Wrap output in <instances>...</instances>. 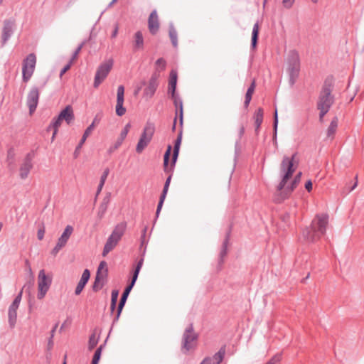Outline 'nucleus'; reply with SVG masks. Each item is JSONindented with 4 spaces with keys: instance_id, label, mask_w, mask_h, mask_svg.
<instances>
[{
    "instance_id": "cd10ccee",
    "label": "nucleus",
    "mask_w": 364,
    "mask_h": 364,
    "mask_svg": "<svg viewBox=\"0 0 364 364\" xmlns=\"http://www.w3.org/2000/svg\"><path fill=\"white\" fill-rule=\"evenodd\" d=\"M119 240L109 235L104 246L102 251V256H106L110 251H112L118 244Z\"/></svg>"
},
{
    "instance_id": "a211bd4d",
    "label": "nucleus",
    "mask_w": 364,
    "mask_h": 364,
    "mask_svg": "<svg viewBox=\"0 0 364 364\" xmlns=\"http://www.w3.org/2000/svg\"><path fill=\"white\" fill-rule=\"evenodd\" d=\"M107 274L108 269L107 268L105 269L104 273L96 272L95 281L92 286L93 291L97 292L104 287L105 282L103 281L107 277Z\"/></svg>"
},
{
    "instance_id": "f257e3e1",
    "label": "nucleus",
    "mask_w": 364,
    "mask_h": 364,
    "mask_svg": "<svg viewBox=\"0 0 364 364\" xmlns=\"http://www.w3.org/2000/svg\"><path fill=\"white\" fill-rule=\"evenodd\" d=\"M182 135L183 131L181 128L180 129L177 137L174 141L173 148L171 144H168L164 154V171L165 173L168 174L164 185V188L166 189H168L169 188L176 164L178 158L180 147L182 142Z\"/></svg>"
},
{
    "instance_id": "7c9ffc66",
    "label": "nucleus",
    "mask_w": 364,
    "mask_h": 364,
    "mask_svg": "<svg viewBox=\"0 0 364 364\" xmlns=\"http://www.w3.org/2000/svg\"><path fill=\"white\" fill-rule=\"evenodd\" d=\"M17 321V309L9 307L8 310V323L10 328L13 329Z\"/></svg>"
},
{
    "instance_id": "bf43d9fd",
    "label": "nucleus",
    "mask_w": 364,
    "mask_h": 364,
    "mask_svg": "<svg viewBox=\"0 0 364 364\" xmlns=\"http://www.w3.org/2000/svg\"><path fill=\"white\" fill-rule=\"evenodd\" d=\"M64 246L60 245V243L57 242L56 245L54 247V248L52 250V255L54 256L56 255L58 252Z\"/></svg>"
},
{
    "instance_id": "423d86ee",
    "label": "nucleus",
    "mask_w": 364,
    "mask_h": 364,
    "mask_svg": "<svg viewBox=\"0 0 364 364\" xmlns=\"http://www.w3.org/2000/svg\"><path fill=\"white\" fill-rule=\"evenodd\" d=\"M300 58L296 50H290L287 58V73L289 75V84L293 87L299 76Z\"/></svg>"
},
{
    "instance_id": "0e129e2a",
    "label": "nucleus",
    "mask_w": 364,
    "mask_h": 364,
    "mask_svg": "<svg viewBox=\"0 0 364 364\" xmlns=\"http://www.w3.org/2000/svg\"><path fill=\"white\" fill-rule=\"evenodd\" d=\"M304 187L308 192H311L313 188L312 181L311 180L306 181L305 183Z\"/></svg>"
},
{
    "instance_id": "5701e85b",
    "label": "nucleus",
    "mask_w": 364,
    "mask_h": 364,
    "mask_svg": "<svg viewBox=\"0 0 364 364\" xmlns=\"http://www.w3.org/2000/svg\"><path fill=\"white\" fill-rule=\"evenodd\" d=\"M109 202H110V193H109L103 198V200L99 206L98 211H97V218L100 220L103 218V217L105 216Z\"/></svg>"
},
{
    "instance_id": "e2e57ef3",
    "label": "nucleus",
    "mask_w": 364,
    "mask_h": 364,
    "mask_svg": "<svg viewBox=\"0 0 364 364\" xmlns=\"http://www.w3.org/2000/svg\"><path fill=\"white\" fill-rule=\"evenodd\" d=\"M118 31H119V24H118V23H116L114 25V29L111 34V38H115L117 36Z\"/></svg>"
},
{
    "instance_id": "6ab92c4d",
    "label": "nucleus",
    "mask_w": 364,
    "mask_h": 364,
    "mask_svg": "<svg viewBox=\"0 0 364 364\" xmlns=\"http://www.w3.org/2000/svg\"><path fill=\"white\" fill-rule=\"evenodd\" d=\"M149 30L151 34H156L159 28V23L158 21V15L156 10H154L148 20Z\"/></svg>"
},
{
    "instance_id": "0eeeda50",
    "label": "nucleus",
    "mask_w": 364,
    "mask_h": 364,
    "mask_svg": "<svg viewBox=\"0 0 364 364\" xmlns=\"http://www.w3.org/2000/svg\"><path fill=\"white\" fill-rule=\"evenodd\" d=\"M198 339V334L194 331L193 323H190L185 329L181 341V351L183 355L194 350Z\"/></svg>"
},
{
    "instance_id": "6e6552de",
    "label": "nucleus",
    "mask_w": 364,
    "mask_h": 364,
    "mask_svg": "<svg viewBox=\"0 0 364 364\" xmlns=\"http://www.w3.org/2000/svg\"><path fill=\"white\" fill-rule=\"evenodd\" d=\"M146 228H144L142 230V233L141 235V244L139 246V251L141 254V258L137 261V262L134 267V269H133V271L132 272V279L129 282V284H131L132 286L135 285V283L137 280L140 270L143 266L144 256L146 252V245L147 243V241L146 240Z\"/></svg>"
},
{
    "instance_id": "c9c22d12",
    "label": "nucleus",
    "mask_w": 364,
    "mask_h": 364,
    "mask_svg": "<svg viewBox=\"0 0 364 364\" xmlns=\"http://www.w3.org/2000/svg\"><path fill=\"white\" fill-rule=\"evenodd\" d=\"M134 38L135 39H134V49L138 50V49L142 48L144 46V38H143L142 33L140 31L136 32V33L134 35Z\"/></svg>"
},
{
    "instance_id": "5fc2aeb1",
    "label": "nucleus",
    "mask_w": 364,
    "mask_h": 364,
    "mask_svg": "<svg viewBox=\"0 0 364 364\" xmlns=\"http://www.w3.org/2000/svg\"><path fill=\"white\" fill-rule=\"evenodd\" d=\"M119 296V291L117 289H113L111 293V301L117 303Z\"/></svg>"
},
{
    "instance_id": "09e8293b",
    "label": "nucleus",
    "mask_w": 364,
    "mask_h": 364,
    "mask_svg": "<svg viewBox=\"0 0 364 364\" xmlns=\"http://www.w3.org/2000/svg\"><path fill=\"white\" fill-rule=\"evenodd\" d=\"M123 309L120 308L119 306H117V312L113 318L112 326H113L119 319V317L121 316V314L122 312Z\"/></svg>"
},
{
    "instance_id": "603ef678",
    "label": "nucleus",
    "mask_w": 364,
    "mask_h": 364,
    "mask_svg": "<svg viewBox=\"0 0 364 364\" xmlns=\"http://www.w3.org/2000/svg\"><path fill=\"white\" fill-rule=\"evenodd\" d=\"M240 140H237L235 144V162L237 160V158L238 157L240 152Z\"/></svg>"
},
{
    "instance_id": "dca6fc26",
    "label": "nucleus",
    "mask_w": 364,
    "mask_h": 364,
    "mask_svg": "<svg viewBox=\"0 0 364 364\" xmlns=\"http://www.w3.org/2000/svg\"><path fill=\"white\" fill-rule=\"evenodd\" d=\"M232 231V225H230L228 226V229L226 231L225 239L222 244V247L219 254V258H218V269H221L222 264L224 262V259L226 257L228 254V246L229 244V241L230 239V234Z\"/></svg>"
},
{
    "instance_id": "412c9836",
    "label": "nucleus",
    "mask_w": 364,
    "mask_h": 364,
    "mask_svg": "<svg viewBox=\"0 0 364 364\" xmlns=\"http://www.w3.org/2000/svg\"><path fill=\"white\" fill-rule=\"evenodd\" d=\"M158 74L154 73L149 80L148 86L144 89V94L146 96L151 97L156 92L157 87Z\"/></svg>"
},
{
    "instance_id": "37998d69",
    "label": "nucleus",
    "mask_w": 364,
    "mask_h": 364,
    "mask_svg": "<svg viewBox=\"0 0 364 364\" xmlns=\"http://www.w3.org/2000/svg\"><path fill=\"white\" fill-rule=\"evenodd\" d=\"M282 359V355L280 353H277L272 356L265 364H277L280 362Z\"/></svg>"
},
{
    "instance_id": "c85d7f7f",
    "label": "nucleus",
    "mask_w": 364,
    "mask_h": 364,
    "mask_svg": "<svg viewBox=\"0 0 364 364\" xmlns=\"http://www.w3.org/2000/svg\"><path fill=\"white\" fill-rule=\"evenodd\" d=\"M73 231V228L71 225H68L65 227L61 236L58 238V242L60 243V245L65 246L66 245L68 240H69L70 235H72Z\"/></svg>"
},
{
    "instance_id": "680f3d73",
    "label": "nucleus",
    "mask_w": 364,
    "mask_h": 364,
    "mask_svg": "<svg viewBox=\"0 0 364 364\" xmlns=\"http://www.w3.org/2000/svg\"><path fill=\"white\" fill-rule=\"evenodd\" d=\"M295 0H282L283 5L285 8L289 9L292 6Z\"/></svg>"
},
{
    "instance_id": "c03bdc74",
    "label": "nucleus",
    "mask_w": 364,
    "mask_h": 364,
    "mask_svg": "<svg viewBox=\"0 0 364 364\" xmlns=\"http://www.w3.org/2000/svg\"><path fill=\"white\" fill-rule=\"evenodd\" d=\"M117 100H124V87L119 85L117 88Z\"/></svg>"
},
{
    "instance_id": "72a5a7b5",
    "label": "nucleus",
    "mask_w": 364,
    "mask_h": 364,
    "mask_svg": "<svg viewBox=\"0 0 364 364\" xmlns=\"http://www.w3.org/2000/svg\"><path fill=\"white\" fill-rule=\"evenodd\" d=\"M225 352H226L225 346H223L219 349V350L213 355V363L214 364H220L225 358Z\"/></svg>"
},
{
    "instance_id": "20e7f679",
    "label": "nucleus",
    "mask_w": 364,
    "mask_h": 364,
    "mask_svg": "<svg viewBox=\"0 0 364 364\" xmlns=\"http://www.w3.org/2000/svg\"><path fill=\"white\" fill-rule=\"evenodd\" d=\"M335 85V78L333 75H328L322 85L321 90L318 95L317 107H326L331 108L335 101V97L332 95V91Z\"/></svg>"
},
{
    "instance_id": "1a4fd4ad",
    "label": "nucleus",
    "mask_w": 364,
    "mask_h": 364,
    "mask_svg": "<svg viewBox=\"0 0 364 364\" xmlns=\"http://www.w3.org/2000/svg\"><path fill=\"white\" fill-rule=\"evenodd\" d=\"M154 132V124L150 122H147L136 146V152L137 154L142 153L144 149L148 146L151 141Z\"/></svg>"
},
{
    "instance_id": "4be33fe9",
    "label": "nucleus",
    "mask_w": 364,
    "mask_h": 364,
    "mask_svg": "<svg viewBox=\"0 0 364 364\" xmlns=\"http://www.w3.org/2000/svg\"><path fill=\"white\" fill-rule=\"evenodd\" d=\"M101 331L98 328H95L89 336L88 349L92 350L98 343L100 337Z\"/></svg>"
},
{
    "instance_id": "de8ad7c7",
    "label": "nucleus",
    "mask_w": 364,
    "mask_h": 364,
    "mask_svg": "<svg viewBox=\"0 0 364 364\" xmlns=\"http://www.w3.org/2000/svg\"><path fill=\"white\" fill-rule=\"evenodd\" d=\"M102 112L97 113L93 119L92 122L89 126H92V130L94 129L95 125L100 122L102 117Z\"/></svg>"
},
{
    "instance_id": "f704fd0d",
    "label": "nucleus",
    "mask_w": 364,
    "mask_h": 364,
    "mask_svg": "<svg viewBox=\"0 0 364 364\" xmlns=\"http://www.w3.org/2000/svg\"><path fill=\"white\" fill-rule=\"evenodd\" d=\"M107 338H108V337L106 338V340L105 341L104 343L101 344L96 349V350H95V353L93 355L91 364H98L99 363L100 360L101 358L102 352L103 348H105V346L106 345V342H107Z\"/></svg>"
},
{
    "instance_id": "338daca9",
    "label": "nucleus",
    "mask_w": 364,
    "mask_h": 364,
    "mask_svg": "<svg viewBox=\"0 0 364 364\" xmlns=\"http://www.w3.org/2000/svg\"><path fill=\"white\" fill-rule=\"evenodd\" d=\"M44 234H45V229H44V228L38 229V232H37V237H38V239L39 240H42L43 239Z\"/></svg>"
},
{
    "instance_id": "2eb2a0df",
    "label": "nucleus",
    "mask_w": 364,
    "mask_h": 364,
    "mask_svg": "<svg viewBox=\"0 0 364 364\" xmlns=\"http://www.w3.org/2000/svg\"><path fill=\"white\" fill-rule=\"evenodd\" d=\"M33 158L34 153L33 151H31L26 155L19 168V176L21 179H26L28 177L31 170L33 168Z\"/></svg>"
},
{
    "instance_id": "13d9d810",
    "label": "nucleus",
    "mask_w": 364,
    "mask_h": 364,
    "mask_svg": "<svg viewBox=\"0 0 364 364\" xmlns=\"http://www.w3.org/2000/svg\"><path fill=\"white\" fill-rule=\"evenodd\" d=\"M72 64L73 63L69 61V63L63 67L60 72V77H62L70 68Z\"/></svg>"
},
{
    "instance_id": "9d476101",
    "label": "nucleus",
    "mask_w": 364,
    "mask_h": 364,
    "mask_svg": "<svg viewBox=\"0 0 364 364\" xmlns=\"http://www.w3.org/2000/svg\"><path fill=\"white\" fill-rule=\"evenodd\" d=\"M36 64V56L32 53L28 54L22 63V80L27 82L32 77Z\"/></svg>"
},
{
    "instance_id": "a878e982",
    "label": "nucleus",
    "mask_w": 364,
    "mask_h": 364,
    "mask_svg": "<svg viewBox=\"0 0 364 364\" xmlns=\"http://www.w3.org/2000/svg\"><path fill=\"white\" fill-rule=\"evenodd\" d=\"M127 226V224L124 221L117 224L110 235L120 240L126 231Z\"/></svg>"
},
{
    "instance_id": "3c124183",
    "label": "nucleus",
    "mask_w": 364,
    "mask_h": 364,
    "mask_svg": "<svg viewBox=\"0 0 364 364\" xmlns=\"http://www.w3.org/2000/svg\"><path fill=\"white\" fill-rule=\"evenodd\" d=\"M263 109L262 107H259L254 114V119H263Z\"/></svg>"
},
{
    "instance_id": "864d4df0",
    "label": "nucleus",
    "mask_w": 364,
    "mask_h": 364,
    "mask_svg": "<svg viewBox=\"0 0 364 364\" xmlns=\"http://www.w3.org/2000/svg\"><path fill=\"white\" fill-rule=\"evenodd\" d=\"M280 218L284 223H289L290 220V213L289 212H285L280 215Z\"/></svg>"
},
{
    "instance_id": "774afa93",
    "label": "nucleus",
    "mask_w": 364,
    "mask_h": 364,
    "mask_svg": "<svg viewBox=\"0 0 364 364\" xmlns=\"http://www.w3.org/2000/svg\"><path fill=\"white\" fill-rule=\"evenodd\" d=\"M128 133L129 132L127 131L122 129L117 139L123 142L125 138L127 137Z\"/></svg>"
},
{
    "instance_id": "4468645a",
    "label": "nucleus",
    "mask_w": 364,
    "mask_h": 364,
    "mask_svg": "<svg viewBox=\"0 0 364 364\" xmlns=\"http://www.w3.org/2000/svg\"><path fill=\"white\" fill-rule=\"evenodd\" d=\"M301 176L302 173L301 171L298 172L294 176L292 181L290 183V184L288 185L284 189V193H281L279 196L274 199V202L277 203H281L284 200L287 199L291 193L296 188V186L299 183Z\"/></svg>"
},
{
    "instance_id": "aec40b11",
    "label": "nucleus",
    "mask_w": 364,
    "mask_h": 364,
    "mask_svg": "<svg viewBox=\"0 0 364 364\" xmlns=\"http://www.w3.org/2000/svg\"><path fill=\"white\" fill-rule=\"evenodd\" d=\"M90 277V272L88 269H85L83 271L81 278L75 288V295H80L81 294V292L82 291L85 285L88 282Z\"/></svg>"
},
{
    "instance_id": "a18cd8bd",
    "label": "nucleus",
    "mask_w": 364,
    "mask_h": 364,
    "mask_svg": "<svg viewBox=\"0 0 364 364\" xmlns=\"http://www.w3.org/2000/svg\"><path fill=\"white\" fill-rule=\"evenodd\" d=\"M255 81H253L251 83V85L249 86V87L247 88V90L246 92L245 97L252 99V94H253V92L255 91Z\"/></svg>"
},
{
    "instance_id": "69168bd1",
    "label": "nucleus",
    "mask_w": 364,
    "mask_h": 364,
    "mask_svg": "<svg viewBox=\"0 0 364 364\" xmlns=\"http://www.w3.org/2000/svg\"><path fill=\"white\" fill-rule=\"evenodd\" d=\"M357 186H358V176L356 175L355 176V182L353 183V184L350 187H349L348 188L347 193H349L351 191H353Z\"/></svg>"
},
{
    "instance_id": "a19ab883",
    "label": "nucleus",
    "mask_w": 364,
    "mask_h": 364,
    "mask_svg": "<svg viewBox=\"0 0 364 364\" xmlns=\"http://www.w3.org/2000/svg\"><path fill=\"white\" fill-rule=\"evenodd\" d=\"M85 43H86V41H84L76 48L75 50L73 52V53L72 55V57H71L70 61H71L73 63L75 59H77L80 52L81 51L82 47L84 46V45Z\"/></svg>"
},
{
    "instance_id": "f03ea898",
    "label": "nucleus",
    "mask_w": 364,
    "mask_h": 364,
    "mask_svg": "<svg viewBox=\"0 0 364 364\" xmlns=\"http://www.w3.org/2000/svg\"><path fill=\"white\" fill-rule=\"evenodd\" d=\"M328 223L327 214H317L309 226L306 227L302 231V235L306 241L314 243L320 239L326 232V226Z\"/></svg>"
},
{
    "instance_id": "4c0bfd02",
    "label": "nucleus",
    "mask_w": 364,
    "mask_h": 364,
    "mask_svg": "<svg viewBox=\"0 0 364 364\" xmlns=\"http://www.w3.org/2000/svg\"><path fill=\"white\" fill-rule=\"evenodd\" d=\"M278 114H277V109H275L274 117H273V136L272 139L275 143H277V128H278Z\"/></svg>"
},
{
    "instance_id": "8fccbe9b",
    "label": "nucleus",
    "mask_w": 364,
    "mask_h": 364,
    "mask_svg": "<svg viewBox=\"0 0 364 364\" xmlns=\"http://www.w3.org/2000/svg\"><path fill=\"white\" fill-rule=\"evenodd\" d=\"M14 152L13 148H10L7 151V161L9 162V165L11 164L14 162Z\"/></svg>"
},
{
    "instance_id": "7ed1b4c3",
    "label": "nucleus",
    "mask_w": 364,
    "mask_h": 364,
    "mask_svg": "<svg viewBox=\"0 0 364 364\" xmlns=\"http://www.w3.org/2000/svg\"><path fill=\"white\" fill-rule=\"evenodd\" d=\"M297 153L295 152L291 157L284 156L281 163V181L277 186V191L279 193L275 196L274 199L279 196L281 193H284V187L288 181L291 178L294 173L296 169V166L294 164L295 158Z\"/></svg>"
},
{
    "instance_id": "49530a36",
    "label": "nucleus",
    "mask_w": 364,
    "mask_h": 364,
    "mask_svg": "<svg viewBox=\"0 0 364 364\" xmlns=\"http://www.w3.org/2000/svg\"><path fill=\"white\" fill-rule=\"evenodd\" d=\"M122 143L123 142L122 141L117 139V141L114 142V144L113 145L110 146V147L109 148L108 153L109 154L113 153L115 150H117L122 144Z\"/></svg>"
},
{
    "instance_id": "4d7b16f0",
    "label": "nucleus",
    "mask_w": 364,
    "mask_h": 364,
    "mask_svg": "<svg viewBox=\"0 0 364 364\" xmlns=\"http://www.w3.org/2000/svg\"><path fill=\"white\" fill-rule=\"evenodd\" d=\"M168 189L163 188L162 191L161 192V209L162 208L164 200L166 198L167 192Z\"/></svg>"
},
{
    "instance_id": "c756f323",
    "label": "nucleus",
    "mask_w": 364,
    "mask_h": 364,
    "mask_svg": "<svg viewBox=\"0 0 364 364\" xmlns=\"http://www.w3.org/2000/svg\"><path fill=\"white\" fill-rule=\"evenodd\" d=\"M133 287H134V286H132L129 284H128L126 286L125 289H124V291L121 295V297H120V299H119L117 306H119L120 308L124 309L125 304L127 302V298H128L132 289H133Z\"/></svg>"
},
{
    "instance_id": "58836bf2",
    "label": "nucleus",
    "mask_w": 364,
    "mask_h": 364,
    "mask_svg": "<svg viewBox=\"0 0 364 364\" xmlns=\"http://www.w3.org/2000/svg\"><path fill=\"white\" fill-rule=\"evenodd\" d=\"M124 100H117V105H116V114L119 117L123 116L126 112V108L124 107Z\"/></svg>"
},
{
    "instance_id": "ddd939ff",
    "label": "nucleus",
    "mask_w": 364,
    "mask_h": 364,
    "mask_svg": "<svg viewBox=\"0 0 364 364\" xmlns=\"http://www.w3.org/2000/svg\"><path fill=\"white\" fill-rule=\"evenodd\" d=\"M113 65L112 60L100 64L95 73L93 86L95 88H97L105 80L110 72Z\"/></svg>"
},
{
    "instance_id": "6e6d98bb",
    "label": "nucleus",
    "mask_w": 364,
    "mask_h": 364,
    "mask_svg": "<svg viewBox=\"0 0 364 364\" xmlns=\"http://www.w3.org/2000/svg\"><path fill=\"white\" fill-rule=\"evenodd\" d=\"M109 169L108 168H107L106 169H105V171H103L101 177H100V181L102 183H105V181L109 175Z\"/></svg>"
},
{
    "instance_id": "393cba45",
    "label": "nucleus",
    "mask_w": 364,
    "mask_h": 364,
    "mask_svg": "<svg viewBox=\"0 0 364 364\" xmlns=\"http://www.w3.org/2000/svg\"><path fill=\"white\" fill-rule=\"evenodd\" d=\"M63 120H65L68 124L74 119L73 108L70 105L66 106L58 114Z\"/></svg>"
},
{
    "instance_id": "39448f33",
    "label": "nucleus",
    "mask_w": 364,
    "mask_h": 364,
    "mask_svg": "<svg viewBox=\"0 0 364 364\" xmlns=\"http://www.w3.org/2000/svg\"><path fill=\"white\" fill-rule=\"evenodd\" d=\"M178 81V73L176 70L172 69L170 72L169 80H168V93L171 95V98L173 100L176 110L179 107V124L180 129H183V102L180 97L178 93L176 92Z\"/></svg>"
},
{
    "instance_id": "b1692460",
    "label": "nucleus",
    "mask_w": 364,
    "mask_h": 364,
    "mask_svg": "<svg viewBox=\"0 0 364 364\" xmlns=\"http://www.w3.org/2000/svg\"><path fill=\"white\" fill-rule=\"evenodd\" d=\"M92 131V126H88L87 127V129L85 130V132L83 133V135H82L80 142L78 143L77 146H76V148H75V149L74 151L73 156H74L75 159H77L78 157V156L80 154V149L82 148V145L85 142L87 138L90 134Z\"/></svg>"
},
{
    "instance_id": "f3484780",
    "label": "nucleus",
    "mask_w": 364,
    "mask_h": 364,
    "mask_svg": "<svg viewBox=\"0 0 364 364\" xmlns=\"http://www.w3.org/2000/svg\"><path fill=\"white\" fill-rule=\"evenodd\" d=\"M15 21L14 19H6L4 21L2 29V45H5L14 33Z\"/></svg>"
},
{
    "instance_id": "9b49d317",
    "label": "nucleus",
    "mask_w": 364,
    "mask_h": 364,
    "mask_svg": "<svg viewBox=\"0 0 364 364\" xmlns=\"http://www.w3.org/2000/svg\"><path fill=\"white\" fill-rule=\"evenodd\" d=\"M52 284V278L48 276L46 274L44 269H41L39 271L38 276V294L37 298L40 300L43 299L48 291L50 289V287Z\"/></svg>"
},
{
    "instance_id": "79ce46f5",
    "label": "nucleus",
    "mask_w": 364,
    "mask_h": 364,
    "mask_svg": "<svg viewBox=\"0 0 364 364\" xmlns=\"http://www.w3.org/2000/svg\"><path fill=\"white\" fill-rule=\"evenodd\" d=\"M317 109L319 110V121L322 122L324 116L329 112L331 108L326 107H317Z\"/></svg>"
},
{
    "instance_id": "2f4dec72",
    "label": "nucleus",
    "mask_w": 364,
    "mask_h": 364,
    "mask_svg": "<svg viewBox=\"0 0 364 364\" xmlns=\"http://www.w3.org/2000/svg\"><path fill=\"white\" fill-rule=\"evenodd\" d=\"M62 121V118H60V117L58 115L57 117H55L50 123V128H53L52 141L54 140L55 135L57 134L58 128L60 126Z\"/></svg>"
},
{
    "instance_id": "ea45409f",
    "label": "nucleus",
    "mask_w": 364,
    "mask_h": 364,
    "mask_svg": "<svg viewBox=\"0 0 364 364\" xmlns=\"http://www.w3.org/2000/svg\"><path fill=\"white\" fill-rule=\"evenodd\" d=\"M23 294V289L20 291V292L16 295L13 302L9 306V308L18 309L21 301Z\"/></svg>"
},
{
    "instance_id": "e433bc0d",
    "label": "nucleus",
    "mask_w": 364,
    "mask_h": 364,
    "mask_svg": "<svg viewBox=\"0 0 364 364\" xmlns=\"http://www.w3.org/2000/svg\"><path fill=\"white\" fill-rule=\"evenodd\" d=\"M338 119L337 117H334L328 129H327V136L330 137L331 136H333L336 132V129H337V127H338Z\"/></svg>"
},
{
    "instance_id": "473e14b6",
    "label": "nucleus",
    "mask_w": 364,
    "mask_h": 364,
    "mask_svg": "<svg viewBox=\"0 0 364 364\" xmlns=\"http://www.w3.org/2000/svg\"><path fill=\"white\" fill-rule=\"evenodd\" d=\"M168 35L173 46L176 48L178 46V34L172 22L169 23Z\"/></svg>"
},
{
    "instance_id": "052dcab7",
    "label": "nucleus",
    "mask_w": 364,
    "mask_h": 364,
    "mask_svg": "<svg viewBox=\"0 0 364 364\" xmlns=\"http://www.w3.org/2000/svg\"><path fill=\"white\" fill-rule=\"evenodd\" d=\"M262 122H263V119H255L256 134H258L259 130V128L261 127Z\"/></svg>"
},
{
    "instance_id": "f8f14e48",
    "label": "nucleus",
    "mask_w": 364,
    "mask_h": 364,
    "mask_svg": "<svg viewBox=\"0 0 364 364\" xmlns=\"http://www.w3.org/2000/svg\"><path fill=\"white\" fill-rule=\"evenodd\" d=\"M46 83L47 80L43 82L41 87H38L36 85L31 87L26 97V105L29 109L30 114H32L36 111L39 100L40 89H43L46 86Z\"/></svg>"
},
{
    "instance_id": "bb28decb",
    "label": "nucleus",
    "mask_w": 364,
    "mask_h": 364,
    "mask_svg": "<svg viewBox=\"0 0 364 364\" xmlns=\"http://www.w3.org/2000/svg\"><path fill=\"white\" fill-rule=\"evenodd\" d=\"M259 35V23L256 22L253 26V28H252V31L251 45H250V49L252 50H256V48L257 47Z\"/></svg>"
}]
</instances>
